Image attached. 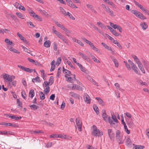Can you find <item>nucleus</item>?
<instances>
[{
	"mask_svg": "<svg viewBox=\"0 0 149 149\" xmlns=\"http://www.w3.org/2000/svg\"><path fill=\"white\" fill-rule=\"evenodd\" d=\"M80 69H81V70L83 71V72L86 73V69L85 68L83 67L82 65L81 67H80Z\"/></svg>",
	"mask_w": 149,
	"mask_h": 149,
	"instance_id": "nucleus-64",
	"label": "nucleus"
},
{
	"mask_svg": "<svg viewBox=\"0 0 149 149\" xmlns=\"http://www.w3.org/2000/svg\"><path fill=\"white\" fill-rule=\"evenodd\" d=\"M57 36L58 37V38H60L62 40L64 39V38H65L64 36L62 35L61 34L59 33L56 36Z\"/></svg>",
	"mask_w": 149,
	"mask_h": 149,
	"instance_id": "nucleus-43",
	"label": "nucleus"
},
{
	"mask_svg": "<svg viewBox=\"0 0 149 149\" xmlns=\"http://www.w3.org/2000/svg\"><path fill=\"white\" fill-rule=\"evenodd\" d=\"M111 115L112 118L113 120L116 123H118V121L117 119L116 116L114 115V113H111Z\"/></svg>",
	"mask_w": 149,
	"mask_h": 149,
	"instance_id": "nucleus-34",
	"label": "nucleus"
},
{
	"mask_svg": "<svg viewBox=\"0 0 149 149\" xmlns=\"http://www.w3.org/2000/svg\"><path fill=\"white\" fill-rule=\"evenodd\" d=\"M131 12L132 13L134 14L137 17L139 16V15L140 13L135 10H131Z\"/></svg>",
	"mask_w": 149,
	"mask_h": 149,
	"instance_id": "nucleus-24",
	"label": "nucleus"
},
{
	"mask_svg": "<svg viewBox=\"0 0 149 149\" xmlns=\"http://www.w3.org/2000/svg\"><path fill=\"white\" fill-rule=\"evenodd\" d=\"M131 67L132 70L137 74L139 75H141L140 71L139 70L135 64L133 65Z\"/></svg>",
	"mask_w": 149,
	"mask_h": 149,
	"instance_id": "nucleus-7",
	"label": "nucleus"
},
{
	"mask_svg": "<svg viewBox=\"0 0 149 149\" xmlns=\"http://www.w3.org/2000/svg\"><path fill=\"white\" fill-rule=\"evenodd\" d=\"M49 82L48 83H49V84L50 83H51V85H52V84H53L54 81V78L52 76H51L49 78Z\"/></svg>",
	"mask_w": 149,
	"mask_h": 149,
	"instance_id": "nucleus-51",
	"label": "nucleus"
},
{
	"mask_svg": "<svg viewBox=\"0 0 149 149\" xmlns=\"http://www.w3.org/2000/svg\"><path fill=\"white\" fill-rule=\"evenodd\" d=\"M93 130L91 132V134L96 137L98 136H101L102 135L103 132L100 131L97 128V127L95 125H93L92 126Z\"/></svg>",
	"mask_w": 149,
	"mask_h": 149,
	"instance_id": "nucleus-2",
	"label": "nucleus"
},
{
	"mask_svg": "<svg viewBox=\"0 0 149 149\" xmlns=\"http://www.w3.org/2000/svg\"><path fill=\"white\" fill-rule=\"evenodd\" d=\"M61 62V59L60 57L58 58L57 60L56 64L57 65H59Z\"/></svg>",
	"mask_w": 149,
	"mask_h": 149,
	"instance_id": "nucleus-62",
	"label": "nucleus"
},
{
	"mask_svg": "<svg viewBox=\"0 0 149 149\" xmlns=\"http://www.w3.org/2000/svg\"><path fill=\"white\" fill-rule=\"evenodd\" d=\"M77 43L81 46H84V44L81 41L79 40H77Z\"/></svg>",
	"mask_w": 149,
	"mask_h": 149,
	"instance_id": "nucleus-59",
	"label": "nucleus"
},
{
	"mask_svg": "<svg viewBox=\"0 0 149 149\" xmlns=\"http://www.w3.org/2000/svg\"><path fill=\"white\" fill-rule=\"evenodd\" d=\"M144 148V146L141 145H135L134 148L135 149H143Z\"/></svg>",
	"mask_w": 149,
	"mask_h": 149,
	"instance_id": "nucleus-35",
	"label": "nucleus"
},
{
	"mask_svg": "<svg viewBox=\"0 0 149 149\" xmlns=\"http://www.w3.org/2000/svg\"><path fill=\"white\" fill-rule=\"evenodd\" d=\"M63 73L66 74L65 77L66 78L68 77V76H70L71 74L70 71L68 70H66L65 71L63 70Z\"/></svg>",
	"mask_w": 149,
	"mask_h": 149,
	"instance_id": "nucleus-27",
	"label": "nucleus"
},
{
	"mask_svg": "<svg viewBox=\"0 0 149 149\" xmlns=\"http://www.w3.org/2000/svg\"><path fill=\"white\" fill-rule=\"evenodd\" d=\"M17 103L18 106L19 107H20L21 108L22 107V104L21 102L20 101V100L19 99H17Z\"/></svg>",
	"mask_w": 149,
	"mask_h": 149,
	"instance_id": "nucleus-36",
	"label": "nucleus"
},
{
	"mask_svg": "<svg viewBox=\"0 0 149 149\" xmlns=\"http://www.w3.org/2000/svg\"><path fill=\"white\" fill-rule=\"evenodd\" d=\"M134 2L136 5L138 6L140 9H141L143 6L140 4H139L138 2H136L135 1H134Z\"/></svg>",
	"mask_w": 149,
	"mask_h": 149,
	"instance_id": "nucleus-53",
	"label": "nucleus"
},
{
	"mask_svg": "<svg viewBox=\"0 0 149 149\" xmlns=\"http://www.w3.org/2000/svg\"><path fill=\"white\" fill-rule=\"evenodd\" d=\"M127 123L129 127L131 128L133 127L134 124L132 121L127 122Z\"/></svg>",
	"mask_w": 149,
	"mask_h": 149,
	"instance_id": "nucleus-41",
	"label": "nucleus"
},
{
	"mask_svg": "<svg viewBox=\"0 0 149 149\" xmlns=\"http://www.w3.org/2000/svg\"><path fill=\"white\" fill-rule=\"evenodd\" d=\"M93 107L96 113L98 114L99 113V111L96 105H94Z\"/></svg>",
	"mask_w": 149,
	"mask_h": 149,
	"instance_id": "nucleus-29",
	"label": "nucleus"
},
{
	"mask_svg": "<svg viewBox=\"0 0 149 149\" xmlns=\"http://www.w3.org/2000/svg\"><path fill=\"white\" fill-rule=\"evenodd\" d=\"M81 39L84 42H85L88 44H89V43H91V42L90 41H89L88 40H87L84 38L82 37L81 38Z\"/></svg>",
	"mask_w": 149,
	"mask_h": 149,
	"instance_id": "nucleus-52",
	"label": "nucleus"
},
{
	"mask_svg": "<svg viewBox=\"0 0 149 149\" xmlns=\"http://www.w3.org/2000/svg\"><path fill=\"white\" fill-rule=\"evenodd\" d=\"M141 9L145 13H149V11L143 7Z\"/></svg>",
	"mask_w": 149,
	"mask_h": 149,
	"instance_id": "nucleus-60",
	"label": "nucleus"
},
{
	"mask_svg": "<svg viewBox=\"0 0 149 149\" xmlns=\"http://www.w3.org/2000/svg\"><path fill=\"white\" fill-rule=\"evenodd\" d=\"M32 81L33 83L35 82L40 83L41 82V81L40 79V77L37 76V77L35 78H33L32 79Z\"/></svg>",
	"mask_w": 149,
	"mask_h": 149,
	"instance_id": "nucleus-20",
	"label": "nucleus"
},
{
	"mask_svg": "<svg viewBox=\"0 0 149 149\" xmlns=\"http://www.w3.org/2000/svg\"><path fill=\"white\" fill-rule=\"evenodd\" d=\"M51 42L50 40L46 41L44 43V46L48 48L50 47Z\"/></svg>",
	"mask_w": 149,
	"mask_h": 149,
	"instance_id": "nucleus-17",
	"label": "nucleus"
},
{
	"mask_svg": "<svg viewBox=\"0 0 149 149\" xmlns=\"http://www.w3.org/2000/svg\"><path fill=\"white\" fill-rule=\"evenodd\" d=\"M35 94L34 91L33 90H31L29 93V96L31 98H32L34 96Z\"/></svg>",
	"mask_w": 149,
	"mask_h": 149,
	"instance_id": "nucleus-28",
	"label": "nucleus"
},
{
	"mask_svg": "<svg viewBox=\"0 0 149 149\" xmlns=\"http://www.w3.org/2000/svg\"><path fill=\"white\" fill-rule=\"evenodd\" d=\"M108 134L110 139L112 140L114 137V133L112 132L111 129H109L108 130Z\"/></svg>",
	"mask_w": 149,
	"mask_h": 149,
	"instance_id": "nucleus-8",
	"label": "nucleus"
},
{
	"mask_svg": "<svg viewBox=\"0 0 149 149\" xmlns=\"http://www.w3.org/2000/svg\"><path fill=\"white\" fill-rule=\"evenodd\" d=\"M138 65L140 70L144 74L145 73V70L143 68L142 63H139V64Z\"/></svg>",
	"mask_w": 149,
	"mask_h": 149,
	"instance_id": "nucleus-21",
	"label": "nucleus"
},
{
	"mask_svg": "<svg viewBox=\"0 0 149 149\" xmlns=\"http://www.w3.org/2000/svg\"><path fill=\"white\" fill-rule=\"evenodd\" d=\"M39 96L40 99L42 100L45 98V94L42 92H40L39 93Z\"/></svg>",
	"mask_w": 149,
	"mask_h": 149,
	"instance_id": "nucleus-25",
	"label": "nucleus"
},
{
	"mask_svg": "<svg viewBox=\"0 0 149 149\" xmlns=\"http://www.w3.org/2000/svg\"><path fill=\"white\" fill-rule=\"evenodd\" d=\"M72 90H78L80 91L82 90V88L80 86L78 85L73 84L72 87Z\"/></svg>",
	"mask_w": 149,
	"mask_h": 149,
	"instance_id": "nucleus-11",
	"label": "nucleus"
},
{
	"mask_svg": "<svg viewBox=\"0 0 149 149\" xmlns=\"http://www.w3.org/2000/svg\"><path fill=\"white\" fill-rule=\"evenodd\" d=\"M69 1V2H68V3H67L68 6L72 8H77V7L73 3L72 1Z\"/></svg>",
	"mask_w": 149,
	"mask_h": 149,
	"instance_id": "nucleus-16",
	"label": "nucleus"
},
{
	"mask_svg": "<svg viewBox=\"0 0 149 149\" xmlns=\"http://www.w3.org/2000/svg\"><path fill=\"white\" fill-rule=\"evenodd\" d=\"M111 32L113 34V35L116 36H118L120 35L119 33H117L116 31L115 30H114L113 31H112Z\"/></svg>",
	"mask_w": 149,
	"mask_h": 149,
	"instance_id": "nucleus-48",
	"label": "nucleus"
},
{
	"mask_svg": "<svg viewBox=\"0 0 149 149\" xmlns=\"http://www.w3.org/2000/svg\"><path fill=\"white\" fill-rule=\"evenodd\" d=\"M78 53L85 60L87 61H90L89 58L85 54H84L80 52H79Z\"/></svg>",
	"mask_w": 149,
	"mask_h": 149,
	"instance_id": "nucleus-10",
	"label": "nucleus"
},
{
	"mask_svg": "<svg viewBox=\"0 0 149 149\" xmlns=\"http://www.w3.org/2000/svg\"><path fill=\"white\" fill-rule=\"evenodd\" d=\"M67 78V81L71 83H73L74 82V81L73 79H72L71 77H68Z\"/></svg>",
	"mask_w": 149,
	"mask_h": 149,
	"instance_id": "nucleus-56",
	"label": "nucleus"
},
{
	"mask_svg": "<svg viewBox=\"0 0 149 149\" xmlns=\"http://www.w3.org/2000/svg\"><path fill=\"white\" fill-rule=\"evenodd\" d=\"M102 116L103 120L106 122H108L111 125L114 124L113 121L111 119L110 117L108 116L107 114L106 111L103 109L102 112Z\"/></svg>",
	"mask_w": 149,
	"mask_h": 149,
	"instance_id": "nucleus-1",
	"label": "nucleus"
},
{
	"mask_svg": "<svg viewBox=\"0 0 149 149\" xmlns=\"http://www.w3.org/2000/svg\"><path fill=\"white\" fill-rule=\"evenodd\" d=\"M141 9L145 13H149V11L143 7Z\"/></svg>",
	"mask_w": 149,
	"mask_h": 149,
	"instance_id": "nucleus-61",
	"label": "nucleus"
},
{
	"mask_svg": "<svg viewBox=\"0 0 149 149\" xmlns=\"http://www.w3.org/2000/svg\"><path fill=\"white\" fill-rule=\"evenodd\" d=\"M17 36L19 37V38L22 41L24 40V39L25 38L22 36V35L20 34L19 32L17 33Z\"/></svg>",
	"mask_w": 149,
	"mask_h": 149,
	"instance_id": "nucleus-37",
	"label": "nucleus"
},
{
	"mask_svg": "<svg viewBox=\"0 0 149 149\" xmlns=\"http://www.w3.org/2000/svg\"><path fill=\"white\" fill-rule=\"evenodd\" d=\"M132 57L134 59V61L138 65L139 63H141L139 59L135 55H133L132 56Z\"/></svg>",
	"mask_w": 149,
	"mask_h": 149,
	"instance_id": "nucleus-14",
	"label": "nucleus"
},
{
	"mask_svg": "<svg viewBox=\"0 0 149 149\" xmlns=\"http://www.w3.org/2000/svg\"><path fill=\"white\" fill-rule=\"evenodd\" d=\"M5 42L7 44L10 45H11L13 43L8 38H6L5 40Z\"/></svg>",
	"mask_w": 149,
	"mask_h": 149,
	"instance_id": "nucleus-39",
	"label": "nucleus"
},
{
	"mask_svg": "<svg viewBox=\"0 0 149 149\" xmlns=\"http://www.w3.org/2000/svg\"><path fill=\"white\" fill-rule=\"evenodd\" d=\"M45 88L44 90V92L46 94H47L49 93L50 91V87L49 86H47L46 87H45Z\"/></svg>",
	"mask_w": 149,
	"mask_h": 149,
	"instance_id": "nucleus-33",
	"label": "nucleus"
},
{
	"mask_svg": "<svg viewBox=\"0 0 149 149\" xmlns=\"http://www.w3.org/2000/svg\"><path fill=\"white\" fill-rule=\"evenodd\" d=\"M8 48L12 52L17 54H19L20 53V52L18 50L14 48L11 46H8Z\"/></svg>",
	"mask_w": 149,
	"mask_h": 149,
	"instance_id": "nucleus-13",
	"label": "nucleus"
},
{
	"mask_svg": "<svg viewBox=\"0 0 149 149\" xmlns=\"http://www.w3.org/2000/svg\"><path fill=\"white\" fill-rule=\"evenodd\" d=\"M40 13L42 15L46 16L48 15V13L45 10H41Z\"/></svg>",
	"mask_w": 149,
	"mask_h": 149,
	"instance_id": "nucleus-38",
	"label": "nucleus"
},
{
	"mask_svg": "<svg viewBox=\"0 0 149 149\" xmlns=\"http://www.w3.org/2000/svg\"><path fill=\"white\" fill-rule=\"evenodd\" d=\"M21 46L22 48L24 50L25 52L28 53H30V50H28V49L24 47L23 45H22Z\"/></svg>",
	"mask_w": 149,
	"mask_h": 149,
	"instance_id": "nucleus-49",
	"label": "nucleus"
},
{
	"mask_svg": "<svg viewBox=\"0 0 149 149\" xmlns=\"http://www.w3.org/2000/svg\"><path fill=\"white\" fill-rule=\"evenodd\" d=\"M138 17L142 20H144L146 18L144 16H143V15L141 13H140V14H139V16Z\"/></svg>",
	"mask_w": 149,
	"mask_h": 149,
	"instance_id": "nucleus-45",
	"label": "nucleus"
},
{
	"mask_svg": "<svg viewBox=\"0 0 149 149\" xmlns=\"http://www.w3.org/2000/svg\"><path fill=\"white\" fill-rule=\"evenodd\" d=\"M86 77L87 79L91 81V82H93V81H94V80L91 77H90L89 75H86Z\"/></svg>",
	"mask_w": 149,
	"mask_h": 149,
	"instance_id": "nucleus-46",
	"label": "nucleus"
},
{
	"mask_svg": "<svg viewBox=\"0 0 149 149\" xmlns=\"http://www.w3.org/2000/svg\"><path fill=\"white\" fill-rule=\"evenodd\" d=\"M138 17L142 20H144L146 18L144 16H143V15L141 13H140V14H139V16Z\"/></svg>",
	"mask_w": 149,
	"mask_h": 149,
	"instance_id": "nucleus-44",
	"label": "nucleus"
},
{
	"mask_svg": "<svg viewBox=\"0 0 149 149\" xmlns=\"http://www.w3.org/2000/svg\"><path fill=\"white\" fill-rule=\"evenodd\" d=\"M110 57L114 63L115 67L117 68L119 66V63L117 60L113 56H110Z\"/></svg>",
	"mask_w": 149,
	"mask_h": 149,
	"instance_id": "nucleus-9",
	"label": "nucleus"
},
{
	"mask_svg": "<svg viewBox=\"0 0 149 149\" xmlns=\"http://www.w3.org/2000/svg\"><path fill=\"white\" fill-rule=\"evenodd\" d=\"M120 132L119 130H117L116 132V139L119 141H121L122 138L120 135Z\"/></svg>",
	"mask_w": 149,
	"mask_h": 149,
	"instance_id": "nucleus-12",
	"label": "nucleus"
},
{
	"mask_svg": "<svg viewBox=\"0 0 149 149\" xmlns=\"http://www.w3.org/2000/svg\"><path fill=\"white\" fill-rule=\"evenodd\" d=\"M52 32L53 33L55 34L56 36L60 32L56 30V28L55 26L52 27Z\"/></svg>",
	"mask_w": 149,
	"mask_h": 149,
	"instance_id": "nucleus-30",
	"label": "nucleus"
},
{
	"mask_svg": "<svg viewBox=\"0 0 149 149\" xmlns=\"http://www.w3.org/2000/svg\"><path fill=\"white\" fill-rule=\"evenodd\" d=\"M29 106L31 107V109L33 110H35L37 109L38 107L35 105H29Z\"/></svg>",
	"mask_w": 149,
	"mask_h": 149,
	"instance_id": "nucleus-40",
	"label": "nucleus"
},
{
	"mask_svg": "<svg viewBox=\"0 0 149 149\" xmlns=\"http://www.w3.org/2000/svg\"><path fill=\"white\" fill-rule=\"evenodd\" d=\"M49 83L47 82V81H45L43 84V86L44 87L49 86Z\"/></svg>",
	"mask_w": 149,
	"mask_h": 149,
	"instance_id": "nucleus-55",
	"label": "nucleus"
},
{
	"mask_svg": "<svg viewBox=\"0 0 149 149\" xmlns=\"http://www.w3.org/2000/svg\"><path fill=\"white\" fill-rule=\"evenodd\" d=\"M59 9L60 10V13L65 16V14L66 13V11L63 8V7L61 6H60L59 7Z\"/></svg>",
	"mask_w": 149,
	"mask_h": 149,
	"instance_id": "nucleus-19",
	"label": "nucleus"
},
{
	"mask_svg": "<svg viewBox=\"0 0 149 149\" xmlns=\"http://www.w3.org/2000/svg\"><path fill=\"white\" fill-rule=\"evenodd\" d=\"M101 6L109 15L112 17L115 16V15L114 13L108 7L106 6L105 5L103 4H101Z\"/></svg>",
	"mask_w": 149,
	"mask_h": 149,
	"instance_id": "nucleus-3",
	"label": "nucleus"
},
{
	"mask_svg": "<svg viewBox=\"0 0 149 149\" xmlns=\"http://www.w3.org/2000/svg\"><path fill=\"white\" fill-rule=\"evenodd\" d=\"M53 49L54 50L56 51L57 49V45L55 42L54 43Z\"/></svg>",
	"mask_w": 149,
	"mask_h": 149,
	"instance_id": "nucleus-58",
	"label": "nucleus"
},
{
	"mask_svg": "<svg viewBox=\"0 0 149 149\" xmlns=\"http://www.w3.org/2000/svg\"><path fill=\"white\" fill-rule=\"evenodd\" d=\"M84 101L87 104H89L91 103V99L89 96L86 93L84 94Z\"/></svg>",
	"mask_w": 149,
	"mask_h": 149,
	"instance_id": "nucleus-6",
	"label": "nucleus"
},
{
	"mask_svg": "<svg viewBox=\"0 0 149 149\" xmlns=\"http://www.w3.org/2000/svg\"><path fill=\"white\" fill-rule=\"evenodd\" d=\"M76 122L78 130L79 131H82V123L79 118H77L76 120Z\"/></svg>",
	"mask_w": 149,
	"mask_h": 149,
	"instance_id": "nucleus-5",
	"label": "nucleus"
},
{
	"mask_svg": "<svg viewBox=\"0 0 149 149\" xmlns=\"http://www.w3.org/2000/svg\"><path fill=\"white\" fill-rule=\"evenodd\" d=\"M11 118L12 119H14L15 120H17L20 119L22 118L21 117H17L15 116H12L11 117Z\"/></svg>",
	"mask_w": 149,
	"mask_h": 149,
	"instance_id": "nucleus-42",
	"label": "nucleus"
},
{
	"mask_svg": "<svg viewBox=\"0 0 149 149\" xmlns=\"http://www.w3.org/2000/svg\"><path fill=\"white\" fill-rule=\"evenodd\" d=\"M140 25L143 30L146 29L148 27V25L145 22H142Z\"/></svg>",
	"mask_w": 149,
	"mask_h": 149,
	"instance_id": "nucleus-15",
	"label": "nucleus"
},
{
	"mask_svg": "<svg viewBox=\"0 0 149 149\" xmlns=\"http://www.w3.org/2000/svg\"><path fill=\"white\" fill-rule=\"evenodd\" d=\"M23 70L30 73H31L33 71V69H30L29 68H27L25 67H24Z\"/></svg>",
	"mask_w": 149,
	"mask_h": 149,
	"instance_id": "nucleus-31",
	"label": "nucleus"
},
{
	"mask_svg": "<svg viewBox=\"0 0 149 149\" xmlns=\"http://www.w3.org/2000/svg\"><path fill=\"white\" fill-rule=\"evenodd\" d=\"M101 44L106 49H107L108 50H111V48L109 46L105 43L102 42Z\"/></svg>",
	"mask_w": 149,
	"mask_h": 149,
	"instance_id": "nucleus-18",
	"label": "nucleus"
},
{
	"mask_svg": "<svg viewBox=\"0 0 149 149\" xmlns=\"http://www.w3.org/2000/svg\"><path fill=\"white\" fill-rule=\"evenodd\" d=\"M123 62L125 63V66L127 69H128L129 70L131 69L130 66V65L128 63H127V62L125 61H124Z\"/></svg>",
	"mask_w": 149,
	"mask_h": 149,
	"instance_id": "nucleus-57",
	"label": "nucleus"
},
{
	"mask_svg": "<svg viewBox=\"0 0 149 149\" xmlns=\"http://www.w3.org/2000/svg\"><path fill=\"white\" fill-rule=\"evenodd\" d=\"M70 94L71 96L75 98H77L79 97V95L75 93L70 92Z\"/></svg>",
	"mask_w": 149,
	"mask_h": 149,
	"instance_id": "nucleus-26",
	"label": "nucleus"
},
{
	"mask_svg": "<svg viewBox=\"0 0 149 149\" xmlns=\"http://www.w3.org/2000/svg\"><path fill=\"white\" fill-rule=\"evenodd\" d=\"M63 30L65 31L66 33H68L70 34L71 33V31L69 30L68 29H67L65 27L64 28Z\"/></svg>",
	"mask_w": 149,
	"mask_h": 149,
	"instance_id": "nucleus-63",
	"label": "nucleus"
},
{
	"mask_svg": "<svg viewBox=\"0 0 149 149\" xmlns=\"http://www.w3.org/2000/svg\"><path fill=\"white\" fill-rule=\"evenodd\" d=\"M68 16L70 18L74 20L75 19L74 17L72 16V15L70 14L69 12H67L65 14V16Z\"/></svg>",
	"mask_w": 149,
	"mask_h": 149,
	"instance_id": "nucleus-23",
	"label": "nucleus"
},
{
	"mask_svg": "<svg viewBox=\"0 0 149 149\" xmlns=\"http://www.w3.org/2000/svg\"><path fill=\"white\" fill-rule=\"evenodd\" d=\"M34 18H35L37 20H38L40 21H42V19L40 18L38 15H36Z\"/></svg>",
	"mask_w": 149,
	"mask_h": 149,
	"instance_id": "nucleus-50",
	"label": "nucleus"
},
{
	"mask_svg": "<svg viewBox=\"0 0 149 149\" xmlns=\"http://www.w3.org/2000/svg\"><path fill=\"white\" fill-rule=\"evenodd\" d=\"M23 70L30 73H31L33 71V69H30L29 68H27L25 67H24Z\"/></svg>",
	"mask_w": 149,
	"mask_h": 149,
	"instance_id": "nucleus-32",
	"label": "nucleus"
},
{
	"mask_svg": "<svg viewBox=\"0 0 149 149\" xmlns=\"http://www.w3.org/2000/svg\"><path fill=\"white\" fill-rule=\"evenodd\" d=\"M95 99L98 101L99 103L102 106L104 105L103 101L101 98L100 97H96Z\"/></svg>",
	"mask_w": 149,
	"mask_h": 149,
	"instance_id": "nucleus-22",
	"label": "nucleus"
},
{
	"mask_svg": "<svg viewBox=\"0 0 149 149\" xmlns=\"http://www.w3.org/2000/svg\"><path fill=\"white\" fill-rule=\"evenodd\" d=\"M15 77L14 76L10 75L5 74L3 75V78L6 79L7 82L10 84L12 81L13 79H15Z\"/></svg>",
	"mask_w": 149,
	"mask_h": 149,
	"instance_id": "nucleus-4",
	"label": "nucleus"
},
{
	"mask_svg": "<svg viewBox=\"0 0 149 149\" xmlns=\"http://www.w3.org/2000/svg\"><path fill=\"white\" fill-rule=\"evenodd\" d=\"M97 24L102 28H104V27L103 24L101 22H97Z\"/></svg>",
	"mask_w": 149,
	"mask_h": 149,
	"instance_id": "nucleus-54",
	"label": "nucleus"
},
{
	"mask_svg": "<svg viewBox=\"0 0 149 149\" xmlns=\"http://www.w3.org/2000/svg\"><path fill=\"white\" fill-rule=\"evenodd\" d=\"M16 15L19 18L22 19H24L23 16V15L20 13H16Z\"/></svg>",
	"mask_w": 149,
	"mask_h": 149,
	"instance_id": "nucleus-47",
	"label": "nucleus"
}]
</instances>
